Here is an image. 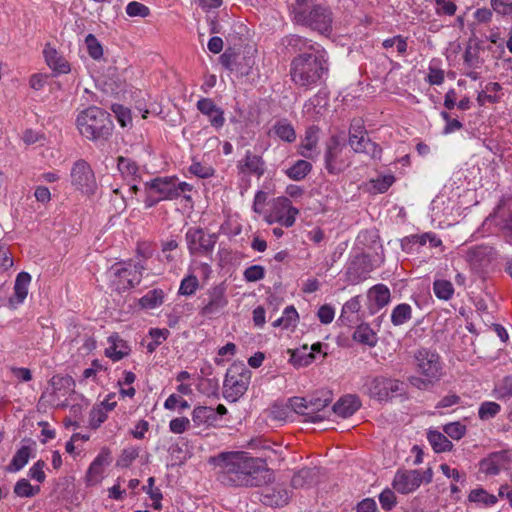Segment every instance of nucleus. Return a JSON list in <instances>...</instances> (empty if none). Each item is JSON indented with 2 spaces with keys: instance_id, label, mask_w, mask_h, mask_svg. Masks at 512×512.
Listing matches in <instances>:
<instances>
[{
  "instance_id": "nucleus-1",
  "label": "nucleus",
  "mask_w": 512,
  "mask_h": 512,
  "mask_svg": "<svg viewBox=\"0 0 512 512\" xmlns=\"http://www.w3.org/2000/svg\"><path fill=\"white\" fill-rule=\"evenodd\" d=\"M218 468L219 480L228 486L252 485L256 473V459L247 451H224L209 459Z\"/></svg>"
},
{
  "instance_id": "nucleus-2",
  "label": "nucleus",
  "mask_w": 512,
  "mask_h": 512,
  "mask_svg": "<svg viewBox=\"0 0 512 512\" xmlns=\"http://www.w3.org/2000/svg\"><path fill=\"white\" fill-rule=\"evenodd\" d=\"M328 70L324 51L304 52L291 61L290 76L295 85L308 90L321 85Z\"/></svg>"
},
{
  "instance_id": "nucleus-3",
  "label": "nucleus",
  "mask_w": 512,
  "mask_h": 512,
  "mask_svg": "<svg viewBox=\"0 0 512 512\" xmlns=\"http://www.w3.org/2000/svg\"><path fill=\"white\" fill-rule=\"evenodd\" d=\"M75 126L83 138L92 142L108 140L114 128L110 114L97 106L80 110L75 118Z\"/></svg>"
},
{
  "instance_id": "nucleus-4",
  "label": "nucleus",
  "mask_w": 512,
  "mask_h": 512,
  "mask_svg": "<svg viewBox=\"0 0 512 512\" xmlns=\"http://www.w3.org/2000/svg\"><path fill=\"white\" fill-rule=\"evenodd\" d=\"M321 397H292L288 400L289 407L297 414L305 416L306 421L316 423L323 421L326 416L319 414L331 402L332 397L329 391L322 392Z\"/></svg>"
},
{
  "instance_id": "nucleus-5",
  "label": "nucleus",
  "mask_w": 512,
  "mask_h": 512,
  "mask_svg": "<svg viewBox=\"0 0 512 512\" xmlns=\"http://www.w3.org/2000/svg\"><path fill=\"white\" fill-rule=\"evenodd\" d=\"M251 373L243 363H233L226 372L223 383V396L227 401L235 402L248 388Z\"/></svg>"
},
{
  "instance_id": "nucleus-6",
  "label": "nucleus",
  "mask_w": 512,
  "mask_h": 512,
  "mask_svg": "<svg viewBox=\"0 0 512 512\" xmlns=\"http://www.w3.org/2000/svg\"><path fill=\"white\" fill-rule=\"evenodd\" d=\"M145 267L132 261L119 262L112 265V286L119 292L127 291L141 282Z\"/></svg>"
},
{
  "instance_id": "nucleus-7",
  "label": "nucleus",
  "mask_w": 512,
  "mask_h": 512,
  "mask_svg": "<svg viewBox=\"0 0 512 512\" xmlns=\"http://www.w3.org/2000/svg\"><path fill=\"white\" fill-rule=\"evenodd\" d=\"M295 20L298 24L307 26L320 34L329 33L332 28V13L322 5L296 10Z\"/></svg>"
},
{
  "instance_id": "nucleus-8",
  "label": "nucleus",
  "mask_w": 512,
  "mask_h": 512,
  "mask_svg": "<svg viewBox=\"0 0 512 512\" xmlns=\"http://www.w3.org/2000/svg\"><path fill=\"white\" fill-rule=\"evenodd\" d=\"M403 383L397 379L385 376L368 377L363 385V391L369 397L380 402L388 401L402 391Z\"/></svg>"
},
{
  "instance_id": "nucleus-9",
  "label": "nucleus",
  "mask_w": 512,
  "mask_h": 512,
  "mask_svg": "<svg viewBox=\"0 0 512 512\" xmlns=\"http://www.w3.org/2000/svg\"><path fill=\"white\" fill-rule=\"evenodd\" d=\"M282 461L281 454L266 440L258 437V477L265 483L274 480V470Z\"/></svg>"
},
{
  "instance_id": "nucleus-10",
  "label": "nucleus",
  "mask_w": 512,
  "mask_h": 512,
  "mask_svg": "<svg viewBox=\"0 0 512 512\" xmlns=\"http://www.w3.org/2000/svg\"><path fill=\"white\" fill-rule=\"evenodd\" d=\"M145 205L150 208L162 200L177 198L174 188V178L158 177L145 183Z\"/></svg>"
},
{
  "instance_id": "nucleus-11",
  "label": "nucleus",
  "mask_w": 512,
  "mask_h": 512,
  "mask_svg": "<svg viewBox=\"0 0 512 512\" xmlns=\"http://www.w3.org/2000/svg\"><path fill=\"white\" fill-rule=\"evenodd\" d=\"M71 184L83 194L93 195L97 189L94 172L83 159L77 160L70 171Z\"/></svg>"
},
{
  "instance_id": "nucleus-12",
  "label": "nucleus",
  "mask_w": 512,
  "mask_h": 512,
  "mask_svg": "<svg viewBox=\"0 0 512 512\" xmlns=\"http://www.w3.org/2000/svg\"><path fill=\"white\" fill-rule=\"evenodd\" d=\"M258 495L264 505L274 508L287 505L290 499L287 489L275 483V479L271 483H265L261 476L258 477Z\"/></svg>"
},
{
  "instance_id": "nucleus-13",
  "label": "nucleus",
  "mask_w": 512,
  "mask_h": 512,
  "mask_svg": "<svg viewBox=\"0 0 512 512\" xmlns=\"http://www.w3.org/2000/svg\"><path fill=\"white\" fill-rule=\"evenodd\" d=\"M415 361L419 373L424 377H429V381H438L442 376V366L438 354L423 348L415 354Z\"/></svg>"
},
{
  "instance_id": "nucleus-14",
  "label": "nucleus",
  "mask_w": 512,
  "mask_h": 512,
  "mask_svg": "<svg viewBox=\"0 0 512 512\" xmlns=\"http://www.w3.org/2000/svg\"><path fill=\"white\" fill-rule=\"evenodd\" d=\"M112 462L111 451L103 447L99 454L89 465L85 474V483L87 486H95L104 479L105 468Z\"/></svg>"
},
{
  "instance_id": "nucleus-15",
  "label": "nucleus",
  "mask_w": 512,
  "mask_h": 512,
  "mask_svg": "<svg viewBox=\"0 0 512 512\" xmlns=\"http://www.w3.org/2000/svg\"><path fill=\"white\" fill-rule=\"evenodd\" d=\"M187 246L191 254L211 252L217 242L215 234H205L203 230L190 228L186 233Z\"/></svg>"
},
{
  "instance_id": "nucleus-16",
  "label": "nucleus",
  "mask_w": 512,
  "mask_h": 512,
  "mask_svg": "<svg viewBox=\"0 0 512 512\" xmlns=\"http://www.w3.org/2000/svg\"><path fill=\"white\" fill-rule=\"evenodd\" d=\"M373 270L371 260L368 255H356L348 264L346 269L347 281L351 284H358L367 279L369 273Z\"/></svg>"
},
{
  "instance_id": "nucleus-17",
  "label": "nucleus",
  "mask_w": 512,
  "mask_h": 512,
  "mask_svg": "<svg viewBox=\"0 0 512 512\" xmlns=\"http://www.w3.org/2000/svg\"><path fill=\"white\" fill-rule=\"evenodd\" d=\"M43 57L46 65L55 76L69 74L72 70L69 61L50 43L45 44Z\"/></svg>"
},
{
  "instance_id": "nucleus-18",
  "label": "nucleus",
  "mask_w": 512,
  "mask_h": 512,
  "mask_svg": "<svg viewBox=\"0 0 512 512\" xmlns=\"http://www.w3.org/2000/svg\"><path fill=\"white\" fill-rule=\"evenodd\" d=\"M421 485L419 470L398 471L393 479V488L401 494H409Z\"/></svg>"
},
{
  "instance_id": "nucleus-19",
  "label": "nucleus",
  "mask_w": 512,
  "mask_h": 512,
  "mask_svg": "<svg viewBox=\"0 0 512 512\" xmlns=\"http://www.w3.org/2000/svg\"><path fill=\"white\" fill-rule=\"evenodd\" d=\"M275 220L285 227H291L295 223L299 210L293 207L286 197H278L273 203Z\"/></svg>"
},
{
  "instance_id": "nucleus-20",
  "label": "nucleus",
  "mask_w": 512,
  "mask_h": 512,
  "mask_svg": "<svg viewBox=\"0 0 512 512\" xmlns=\"http://www.w3.org/2000/svg\"><path fill=\"white\" fill-rule=\"evenodd\" d=\"M32 277L27 272H20L15 279L13 294L8 299V307L16 309L22 305L27 298Z\"/></svg>"
},
{
  "instance_id": "nucleus-21",
  "label": "nucleus",
  "mask_w": 512,
  "mask_h": 512,
  "mask_svg": "<svg viewBox=\"0 0 512 512\" xmlns=\"http://www.w3.org/2000/svg\"><path fill=\"white\" fill-rule=\"evenodd\" d=\"M228 301L225 295V289L222 286H216L208 291L207 303L202 307L201 314L210 317L221 311Z\"/></svg>"
},
{
  "instance_id": "nucleus-22",
  "label": "nucleus",
  "mask_w": 512,
  "mask_h": 512,
  "mask_svg": "<svg viewBox=\"0 0 512 512\" xmlns=\"http://www.w3.org/2000/svg\"><path fill=\"white\" fill-rule=\"evenodd\" d=\"M197 109L208 117L210 124L215 128H221L225 123L223 110L216 106L210 98H202L197 102Z\"/></svg>"
},
{
  "instance_id": "nucleus-23",
  "label": "nucleus",
  "mask_w": 512,
  "mask_h": 512,
  "mask_svg": "<svg viewBox=\"0 0 512 512\" xmlns=\"http://www.w3.org/2000/svg\"><path fill=\"white\" fill-rule=\"evenodd\" d=\"M341 152L342 147L338 138L336 136L331 137L325 152V167L330 174H338L342 171V163L338 161Z\"/></svg>"
},
{
  "instance_id": "nucleus-24",
  "label": "nucleus",
  "mask_w": 512,
  "mask_h": 512,
  "mask_svg": "<svg viewBox=\"0 0 512 512\" xmlns=\"http://www.w3.org/2000/svg\"><path fill=\"white\" fill-rule=\"evenodd\" d=\"M350 147L356 153H363L372 159H380L382 155V148L377 143L373 142L367 134L357 137V139L349 142Z\"/></svg>"
},
{
  "instance_id": "nucleus-25",
  "label": "nucleus",
  "mask_w": 512,
  "mask_h": 512,
  "mask_svg": "<svg viewBox=\"0 0 512 512\" xmlns=\"http://www.w3.org/2000/svg\"><path fill=\"white\" fill-rule=\"evenodd\" d=\"M109 346L105 349V355L116 362L130 353V347L127 342L119 337L118 334H112L108 337Z\"/></svg>"
},
{
  "instance_id": "nucleus-26",
  "label": "nucleus",
  "mask_w": 512,
  "mask_h": 512,
  "mask_svg": "<svg viewBox=\"0 0 512 512\" xmlns=\"http://www.w3.org/2000/svg\"><path fill=\"white\" fill-rule=\"evenodd\" d=\"M361 406L360 400L355 395H347L340 398L332 407L335 414L347 418L353 415Z\"/></svg>"
},
{
  "instance_id": "nucleus-27",
  "label": "nucleus",
  "mask_w": 512,
  "mask_h": 512,
  "mask_svg": "<svg viewBox=\"0 0 512 512\" xmlns=\"http://www.w3.org/2000/svg\"><path fill=\"white\" fill-rule=\"evenodd\" d=\"M192 421L195 426L209 427L216 422V412L212 407L197 406L192 411Z\"/></svg>"
},
{
  "instance_id": "nucleus-28",
  "label": "nucleus",
  "mask_w": 512,
  "mask_h": 512,
  "mask_svg": "<svg viewBox=\"0 0 512 512\" xmlns=\"http://www.w3.org/2000/svg\"><path fill=\"white\" fill-rule=\"evenodd\" d=\"M481 50L482 46L479 42L472 44L470 41L468 43L463 54L464 65L467 68L477 69L482 65L483 59L480 57Z\"/></svg>"
},
{
  "instance_id": "nucleus-29",
  "label": "nucleus",
  "mask_w": 512,
  "mask_h": 512,
  "mask_svg": "<svg viewBox=\"0 0 512 512\" xmlns=\"http://www.w3.org/2000/svg\"><path fill=\"white\" fill-rule=\"evenodd\" d=\"M316 468H303L295 473L291 479V485L295 489L311 486L317 477Z\"/></svg>"
},
{
  "instance_id": "nucleus-30",
  "label": "nucleus",
  "mask_w": 512,
  "mask_h": 512,
  "mask_svg": "<svg viewBox=\"0 0 512 512\" xmlns=\"http://www.w3.org/2000/svg\"><path fill=\"white\" fill-rule=\"evenodd\" d=\"M281 140L292 143L296 139V132L293 126L286 119L278 120L270 130Z\"/></svg>"
},
{
  "instance_id": "nucleus-31",
  "label": "nucleus",
  "mask_w": 512,
  "mask_h": 512,
  "mask_svg": "<svg viewBox=\"0 0 512 512\" xmlns=\"http://www.w3.org/2000/svg\"><path fill=\"white\" fill-rule=\"evenodd\" d=\"M427 438L436 453L451 451L453 448L452 442L439 431L430 430Z\"/></svg>"
},
{
  "instance_id": "nucleus-32",
  "label": "nucleus",
  "mask_w": 512,
  "mask_h": 512,
  "mask_svg": "<svg viewBox=\"0 0 512 512\" xmlns=\"http://www.w3.org/2000/svg\"><path fill=\"white\" fill-rule=\"evenodd\" d=\"M31 456V449L28 446H22L17 452L14 454L11 462L7 466L6 470L8 472H18L28 463Z\"/></svg>"
},
{
  "instance_id": "nucleus-33",
  "label": "nucleus",
  "mask_w": 512,
  "mask_h": 512,
  "mask_svg": "<svg viewBox=\"0 0 512 512\" xmlns=\"http://www.w3.org/2000/svg\"><path fill=\"white\" fill-rule=\"evenodd\" d=\"M369 297L374 300L377 308H383L390 301V291L384 284H377L369 290Z\"/></svg>"
},
{
  "instance_id": "nucleus-34",
  "label": "nucleus",
  "mask_w": 512,
  "mask_h": 512,
  "mask_svg": "<svg viewBox=\"0 0 512 512\" xmlns=\"http://www.w3.org/2000/svg\"><path fill=\"white\" fill-rule=\"evenodd\" d=\"M299 316L294 306H288L283 312V316L272 321L274 327H282L284 329L295 327Z\"/></svg>"
},
{
  "instance_id": "nucleus-35",
  "label": "nucleus",
  "mask_w": 512,
  "mask_h": 512,
  "mask_svg": "<svg viewBox=\"0 0 512 512\" xmlns=\"http://www.w3.org/2000/svg\"><path fill=\"white\" fill-rule=\"evenodd\" d=\"M164 299V293L161 289H154L148 291L139 300V305L144 309H155L162 305Z\"/></svg>"
},
{
  "instance_id": "nucleus-36",
  "label": "nucleus",
  "mask_w": 512,
  "mask_h": 512,
  "mask_svg": "<svg viewBox=\"0 0 512 512\" xmlns=\"http://www.w3.org/2000/svg\"><path fill=\"white\" fill-rule=\"evenodd\" d=\"M287 46L291 48L293 52H299V54L304 52L321 51L319 48H316L311 44L310 41L298 35H292L289 37Z\"/></svg>"
},
{
  "instance_id": "nucleus-37",
  "label": "nucleus",
  "mask_w": 512,
  "mask_h": 512,
  "mask_svg": "<svg viewBox=\"0 0 512 512\" xmlns=\"http://www.w3.org/2000/svg\"><path fill=\"white\" fill-rule=\"evenodd\" d=\"M312 169L311 163L306 160H298L296 163L286 170V175L295 181L304 179Z\"/></svg>"
},
{
  "instance_id": "nucleus-38",
  "label": "nucleus",
  "mask_w": 512,
  "mask_h": 512,
  "mask_svg": "<svg viewBox=\"0 0 512 512\" xmlns=\"http://www.w3.org/2000/svg\"><path fill=\"white\" fill-rule=\"evenodd\" d=\"M40 492V486L32 485L27 479H19L14 486V493L21 498H30Z\"/></svg>"
},
{
  "instance_id": "nucleus-39",
  "label": "nucleus",
  "mask_w": 512,
  "mask_h": 512,
  "mask_svg": "<svg viewBox=\"0 0 512 512\" xmlns=\"http://www.w3.org/2000/svg\"><path fill=\"white\" fill-rule=\"evenodd\" d=\"M354 339L370 347L375 346L377 342L376 334L368 326L360 325L353 335Z\"/></svg>"
},
{
  "instance_id": "nucleus-40",
  "label": "nucleus",
  "mask_w": 512,
  "mask_h": 512,
  "mask_svg": "<svg viewBox=\"0 0 512 512\" xmlns=\"http://www.w3.org/2000/svg\"><path fill=\"white\" fill-rule=\"evenodd\" d=\"M411 307L408 304L397 305L391 315V321L394 325H402L411 318Z\"/></svg>"
},
{
  "instance_id": "nucleus-41",
  "label": "nucleus",
  "mask_w": 512,
  "mask_h": 512,
  "mask_svg": "<svg viewBox=\"0 0 512 512\" xmlns=\"http://www.w3.org/2000/svg\"><path fill=\"white\" fill-rule=\"evenodd\" d=\"M111 109L121 127L126 128L132 126L131 111L127 107L121 104H113Z\"/></svg>"
},
{
  "instance_id": "nucleus-42",
  "label": "nucleus",
  "mask_w": 512,
  "mask_h": 512,
  "mask_svg": "<svg viewBox=\"0 0 512 512\" xmlns=\"http://www.w3.org/2000/svg\"><path fill=\"white\" fill-rule=\"evenodd\" d=\"M435 295L439 299L449 300L454 293L453 285L448 280H436L433 284Z\"/></svg>"
},
{
  "instance_id": "nucleus-43",
  "label": "nucleus",
  "mask_w": 512,
  "mask_h": 512,
  "mask_svg": "<svg viewBox=\"0 0 512 512\" xmlns=\"http://www.w3.org/2000/svg\"><path fill=\"white\" fill-rule=\"evenodd\" d=\"M85 45L87 52L94 60H99L103 56V47L98 39L93 34H88L85 37Z\"/></svg>"
},
{
  "instance_id": "nucleus-44",
  "label": "nucleus",
  "mask_w": 512,
  "mask_h": 512,
  "mask_svg": "<svg viewBox=\"0 0 512 512\" xmlns=\"http://www.w3.org/2000/svg\"><path fill=\"white\" fill-rule=\"evenodd\" d=\"M199 287V282L196 276L188 275L182 279L178 293L183 296L193 295Z\"/></svg>"
},
{
  "instance_id": "nucleus-45",
  "label": "nucleus",
  "mask_w": 512,
  "mask_h": 512,
  "mask_svg": "<svg viewBox=\"0 0 512 512\" xmlns=\"http://www.w3.org/2000/svg\"><path fill=\"white\" fill-rule=\"evenodd\" d=\"M125 11L129 17L146 18L150 15L149 7L138 1L129 2L126 5Z\"/></svg>"
},
{
  "instance_id": "nucleus-46",
  "label": "nucleus",
  "mask_w": 512,
  "mask_h": 512,
  "mask_svg": "<svg viewBox=\"0 0 512 512\" xmlns=\"http://www.w3.org/2000/svg\"><path fill=\"white\" fill-rule=\"evenodd\" d=\"M220 232L229 237L236 236L241 232V224L237 216H229L220 227Z\"/></svg>"
},
{
  "instance_id": "nucleus-47",
  "label": "nucleus",
  "mask_w": 512,
  "mask_h": 512,
  "mask_svg": "<svg viewBox=\"0 0 512 512\" xmlns=\"http://www.w3.org/2000/svg\"><path fill=\"white\" fill-rule=\"evenodd\" d=\"M108 417V412L100 408L98 405L94 406L90 411L89 415V425L93 429H97L101 426L102 423L106 421Z\"/></svg>"
},
{
  "instance_id": "nucleus-48",
  "label": "nucleus",
  "mask_w": 512,
  "mask_h": 512,
  "mask_svg": "<svg viewBox=\"0 0 512 512\" xmlns=\"http://www.w3.org/2000/svg\"><path fill=\"white\" fill-rule=\"evenodd\" d=\"M443 431L452 439L459 440L466 434V426L460 422L448 423Z\"/></svg>"
},
{
  "instance_id": "nucleus-49",
  "label": "nucleus",
  "mask_w": 512,
  "mask_h": 512,
  "mask_svg": "<svg viewBox=\"0 0 512 512\" xmlns=\"http://www.w3.org/2000/svg\"><path fill=\"white\" fill-rule=\"evenodd\" d=\"M236 353V345L234 343H227L218 349V356L215 358L217 365H222L224 362L229 361Z\"/></svg>"
},
{
  "instance_id": "nucleus-50",
  "label": "nucleus",
  "mask_w": 512,
  "mask_h": 512,
  "mask_svg": "<svg viewBox=\"0 0 512 512\" xmlns=\"http://www.w3.org/2000/svg\"><path fill=\"white\" fill-rule=\"evenodd\" d=\"M500 411V405L496 402H484L481 404L478 415L482 420L494 417Z\"/></svg>"
},
{
  "instance_id": "nucleus-51",
  "label": "nucleus",
  "mask_w": 512,
  "mask_h": 512,
  "mask_svg": "<svg viewBox=\"0 0 512 512\" xmlns=\"http://www.w3.org/2000/svg\"><path fill=\"white\" fill-rule=\"evenodd\" d=\"M367 134V130L364 125V121L361 118H353L349 127V139L348 142L357 139V137Z\"/></svg>"
},
{
  "instance_id": "nucleus-52",
  "label": "nucleus",
  "mask_w": 512,
  "mask_h": 512,
  "mask_svg": "<svg viewBox=\"0 0 512 512\" xmlns=\"http://www.w3.org/2000/svg\"><path fill=\"white\" fill-rule=\"evenodd\" d=\"M117 167L123 176H132L138 171L137 165L130 159L124 157L118 158Z\"/></svg>"
},
{
  "instance_id": "nucleus-53",
  "label": "nucleus",
  "mask_w": 512,
  "mask_h": 512,
  "mask_svg": "<svg viewBox=\"0 0 512 512\" xmlns=\"http://www.w3.org/2000/svg\"><path fill=\"white\" fill-rule=\"evenodd\" d=\"M190 427V420L187 417L173 418L169 422V430L174 434H182Z\"/></svg>"
},
{
  "instance_id": "nucleus-54",
  "label": "nucleus",
  "mask_w": 512,
  "mask_h": 512,
  "mask_svg": "<svg viewBox=\"0 0 512 512\" xmlns=\"http://www.w3.org/2000/svg\"><path fill=\"white\" fill-rule=\"evenodd\" d=\"M164 408L167 410H174L177 407L180 410H186L190 407L189 403L177 396L176 394H171L164 402Z\"/></svg>"
},
{
  "instance_id": "nucleus-55",
  "label": "nucleus",
  "mask_w": 512,
  "mask_h": 512,
  "mask_svg": "<svg viewBox=\"0 0 512 512\" xmlns=\"http://www.w3.org/2000/svg\"><path fill=\"white\" fill-rule=\"evenodd\" d=\"M493 10L503 16H512V0H490Z\"/></svg>"
},
{
  "instance_id": "nucleus-56",
  "label": "nucleus",
  "mask_w": 512,
  "mask_h": 512,
  "mask_svg": "<svg viewBox=\"0 0 512 512\" xmlns=\"http://www.w3.org/2000/svg\"><path fill=\"white\" fill-rule=\"evenodd\" d=\"M240 174L243 176H249L256 172V157L250 154H247L245 159L242 160L239 164Z\"/></svg>"
},
{
  "instance_id": "nucleus-57",
  "label": "nucleus",
  "mask_w": 512,
  "mask_h": 512,
  "mask_svg": "<svg viewBox=\"0 0 512 512\" xmlns=\"http://www.w3.org/2000/svg\"><path fill=\"white\" fill-rule=\"evenodd\" d=\"M379 501L385 511H390L396 505V496L391 489L387 488L380 493Z\"/></svg>"
},
{
  "instance_id": "nucleus-58",
  "label": "nucleus",
  "mask_w": 512,
  "mask_h": 512,
  "mask_svg": "<svg viewBox=\"0 0 512 512\" xmlns=\"http://www.w3.org/2000/svg\"><path fill=\"white\" fill-rule=\"evenodd\" d=\"M437 5L436 13L438 15L453 16L456 13L457 6L451 0H435Z\"/></svg>"
},
{
  "instance_id": "nucleus-59",
  "label": "nucleus",
  "mask_w": 512,
  "mask_h": 512,
  "mask_svg": "<svg viewBox=\"0 0 512 512\" xmlns=\"http://www.w3.org/2000/svg\"><path fill=\"white\" fill-rule=\"evenodd\" d=\"M45 466H46V464L42 460L35 462L32 465V467L29 469V472H28L30 478L33 480H36L39 483L44 482L46 479V475H45V471H44Z\"/></svg>"
},
{
  "instance_id": "nucleus-60",
  "label": "nucleus",
  "mask_w": 512,
  "mask_h": 512,
  "mask_svg": "<svg viewBox=\"0 0 512 512\" xmlns=\"http://www.w3.org/2000/svg\"><path fill=\"white\" fill-rule=\"evenodd\" d=\"M138 457V450L135 448L124 449L117 465L121 467H128Z\"/></svg>"
},
{
  "instance_id": "nucleus-61",
  "label": "nucleus",
  "mask_w": 512,
  "mask_h": 512,
  "mask_svg": "<svg viewBox=\"0 0 512 512\" xmlns=\"http://www.w3.org/2000/svg\"><path fill=\"white\" fill-rule=\"evenodd\" d=\"M360 309V302L358 297H353L348 300L342 308L340 319L344 322L347 314L357 313Z\"/></svg>"
},
{
  "instance_id": "nucleus-62",
  "label": "nucleus",
  "mask_w": 512,
  "mask_h": 512,
  "mask_svg": "<svg viewBox=\"0 0 512 512\" xmlns=\"http://www.w3.org/2000/svg\"><path fill=\"white\" fill-rule=\"evenodd\" d=\"M48 76L44 73L32 74L29 78V86L35 91H40L44 88Z\"/></svg>"
},
{
  "instance_id": "nucleus-63",
  "label": "nucleus",
  "mask_w": 512,
  "mask_h": 512,
  "mask_svg": "<svg viewBox=\"0 0 512 512\" xmlns=\"http://www.w3.org/2000/svg\"><path fill=\"white\" fill-rule=\"evenodd\" d=\"M394 180H395L394 176L387 175L382 178H378V179L374 180L373 186L378 192L384 193L393 184Z\"/></svg>"
},
{
  "instance_id": "nucleus-64",
  "label": "nucleus",
  "mask_w": 512,
  "mask_h": 512,
  "mask_svg": "<svg viewBox=\"0 0 512 512\" xmlns=\"http://www.w3.org/2000/svg\"><path fill=\"white\" fill-rule=\"evenodd\" d=\"M377 504L372 498H365L357 504V512H376Z\"/></svg>"
}]
</instances>
